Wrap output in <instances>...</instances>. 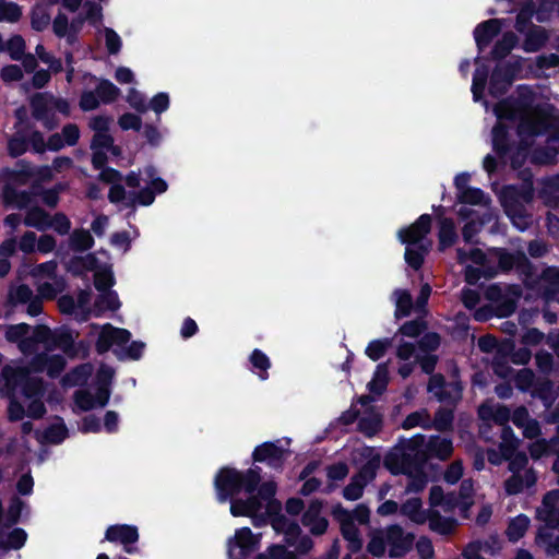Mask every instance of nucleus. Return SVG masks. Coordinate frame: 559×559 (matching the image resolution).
<instances>
[{
  "label": "nucleus",
  "instance_id": "obj_16",
  "mask_svg": "<svg viewBox=\"0 0 559 559\" xmlns=\"http://www.w3.org/2000/svg\"><path fill=\"white\" fill-rule=\"evenodd\" d=\"M29 104L32 108V116L34 119L43 121L44 126L48 130H51L56 127V123L53 121V114L50 112L46 94H34L31 98Z\"/></svg>",
  "mask_w": 559,
  "mask_h": 559
},
{
  "label": "nucleus",
  "instance_id": "obj_20",
  "mask_svg": "<svg viewBox=\"0 0 559 559\" xmlns=\"http://www.w3.org/2000/svg\"><path fill=\"white\" fill-rule=\"evenodd\" d=\"M383 419L380 413L369 407L362 417L358 419L357 430L367 438L374 437L382 428Z\"/></svg>",
  "mask_w": 559,
  "mask_h": 559
},
{
  "label": "nucleus",
  "instance_id": "obj_12",
  "mask_svg": "<svg viewBox=\"0 0 559 559\" xmlns=\"http://www.w3.org/2000/svg\"><path fill=\"white\" fill-rule=\"evenodd\" d=\"M514 79V67L510 63L497 64L490 75L488 92L493 98L503 96Z\"/></svg>",
  "mask_w": 559,
  "mask_h": 559
},
{
  "label": "nucleus",
  "instance_id": "obj_41",
  "mask_svg": "<svg viewBox=\"0 0 559 559\" xmlns=\"http://www.w3.org/2000/svg\"><path fill=\"white\" fill-rule=\"evenodd\" d=\"M391 346H392V338H390V337L376 338L368 343V345L365 349V354L372 361H378L386 354V352L389 350V348Z\"/></svg>",
  "mask_w": 559,
  "mask_h": 559
},
{
  "label": "nucleus",
  "instance_id": "obj_27",
  "mask_svg": "<svg viewBox=\"0 0 559 559\" xmlns=\"http://www.w3.org/2000/svg\"><path fill=\"white\" fill-rule=\"evenodd\" d=\"M426 464V455L415 465L409 474H405L408 477L406 485V492L418 493L423 491L428 483V477L424 471Z\"/></svg>",
  "mask_w": 559,
  "mask_h": 559
},
{
  "label": "nucleus",
  "instance_id": "obj_45",
  "mask_svg": "<svg viewBox=\"0 0 559 559\" xmlns=\"http://www.w3.org/2000/svg\"><path fill=\"white\" fill-rule=\"evenodd\" d=\"M28 150V140L27 136L21 132L16 131L8 141V154L12 158H17L25 154Z\"/></svg>",
  "mask_w": 559,
  "mask_h": 559
},
{
  "label": "nucleus",
  "instance_id": "obj_62",
  "mask_svg": "<svg viewBox=\"0 0 559 559\" xmlns=\"http://www.w3.org/2000/svg\"><path fill=\"white\" fill-rule=\"evenodd\" d=\"M366 485L352 476L349 483L343 489V497L348 501H355L361 498Z\"/></svg>",
  "mask_w": 559,
  "mask_h": 559
},
{
  "label": "nucleus",
  "instance_id": "obj_19",
  "mask_svg": "<svg viewBox=\"0 0 559 559\" xmlns=\"http://www.w3.org/2000/svg\"><path fill=\"white\" fill-rule=\"evenodd\" d=\"M428 515L429 519H427V522L429 523V528L443 536L453 534L459 524L455 518L443 516L435 509H429Z\"/></svg>",
  "mask_w": 559,
  "mask_h": 559
},
{
  "label": "nucleus",
  "instance_id": "obj_3",
  "mask_svg": "<svg viewBox=\"0 0 559 559\" xmlns=\"http://www.w3.org/2000/svg\"><path fill=\"white\" fill-rule=\"evenodd\" d=\"M534 187L532 175L523 180L521 185H506L499 193V201L503 211L511 219L525 217V203L532 202Z\"/></svg>",
  "mask_w": 559,
  "mask_h": 559
},
{
  "label": "nucleus",
  "instance_id": "obj_15",
  "mask_svg": "<svg viewBox=\"0 0 559 559\" xmlns=\"http://www.w3.org/2000/svg\"><path fill=\"white\" fill-rule=\"evenodd\" d=\"M420 453H425L426 460L435 457L440 461H447L453 454V442L450 438L441 436H431L425 444V450Z\"/></svg>",
  "mask_w": 559,
  "mask_h": 559
},
{
  "label": "nucleus",
  "instance_id": "obj_22",
  "mask_svg": "<svg viewBox=\"0 0 559 559\" xmlns=\"http://www.w3.org/2000/svg\"><path fill=\"white\" fill-rule=\"evenodd\" d=\"M492 150L498 157L504 158L511 151L509 127L498 121L492 128Z\"/></svg>",
  "mask_w": 559,
  "mask_h": 559
},
{
  "label": "nucleus",
  "instance_id": "obj_7",
  "mask_svg": "<svg viewBox=\"0 0 559 559\" xmlns=\"http://www.w3.org/2000/svg\"><path fill=\"white\" fill-rule=\"evenodd\" d=\"M386 543L390 546L389 556L391 558H402L413 547L415 535L405 533L399 524H391L384 530Z\"/></svg>",
  "mask_w": 559,
  "mask_h": 559
},
{
  "label": "nucleus",
  "instance_id": "obj_47",
  "mask_svg": "<svg viewBox=\"0 0 559 559\" xmlns=\"http://www.w3.org/2000/svg\"><path fill=\"white\" fill-rule=\"evenodd\" d=\"M497 274V271L492 267H476L473 265H467L464 269V280L468 285H476L481 277L492 278Z\"/></svg>",
  "mask_w": 559,
  "mask_h": 559
},
{
  "label": "nucleus",
  "instance_id": "obj_29",
  "mask_svg": "<svg viewBox=\"0 0 559 559\" xmlns=\"http://www.w3.org/2000/svg\"><path fill=\"white\" fill-rule=\"evenodd\" d=\"M389 362H381L376 367L372 379L368 382L367 388L371 394L382 395L389 384Z\"/></svg>",
  "mask_w": 559,
  "mask_h": 559
},
{
  "label": "nucleus",
  "instance_id": "obj_5",
  "mask_svg": "<svg viewBox=\"0 0 559 559\" xmlns=\"http://www.w3.org/2000/svg\"><path fill=\"white\" fill-rule=\"evenodd\" d=\"M240 484V471L229 466L219 468L214 478L217 501L225 503L234 499L241 491Z\"/></svg>",
  "mask_w": 559,
  "mask_h": 559
},
{
  "label": "nucleus",
  "instance_id": "obj_43",
  "mask_svg": "<svg viewBox=\"0 0 559 559\" xmlns=\"http://www.w3.org/2000/svg\"><path fill=\"white\" fill-rule=\"evenodd\" d=\"M95 92L104 104L114 103L120 95V90L109 80L102 79L97 84Z\"/></svg>",
  "mask_w": 559,
  "mask_h": 559
},
{
  "label": "nucleus",
  "instance_id": "obj_64",
  "mask_svg": "<svg viewBox=\"0 0 559 559\" xmlns=\"http://www.w3.org/2000/svg\"><path fill=\"white\" fill-rule=\"evenodd\" d=\"M271 559H298V555L282 544H271L267 547Z\"/></svg>",
  "mask_w": 559,
  "mask_h": 559
},
{
  "label": "nucleus",
  "instance_id": "obj_18",
  "mask_svg": "<svg viewBox=\"0 0 559 559\" xmlns=\"http://www.w3.org/2000/svg\"><path fill=\"white\" fill-rule=\"evenodd\" d=\"M99 267V260L95 253H87L83 257H72L67 265L68 272L75 277H82L86 272L95 271Z\"/></svg>",
  "mask_w": 559,
  "mask_h": 559
},
{
  "label": "nucleus",
  "instance_id": "obj_59",
  "mask_svg": "<svg viewBox=\"0 0 559 559\" xmlns=\"http://www.w3.org/2000/svg\"><path fill=\"white\" fill-rule=\"evenodd\" d=\"M24 508V502L19 497L14 496L10 500V504L7 513V522L4 526L10 527L19 523L21 513Z\"/></svg>",
  "mask_w": 559,
  "mask_h": 559
},
{
  "label": "nucleus",
  "instance_id": "obj_63",
  "mask_svg": "<svg viewBox=\"0 0 559 559\" xmlns=\"http://www.w3.org/2000/svg\"><path fill=\"white\" fill-rule=\"evenodd\" d=\"M129 105L140 114H144L148 109L145 96L134 87H131L127 95Z\"/></svg>",
  "mask_w": 559,
  "mask_h": 559
},
{
  "label": "nucleus",
  "instance_id": "obj_49",
  "mask_svg": "<svg viewBox=\"0 0 559 559\" xmlns=\"http://www.w3.org/2000/svg\"><path fill=\"white\" fill-rule=\"evenodd\" d=\"M115 285V277L109 267L97 269L94 274V286L100 292L105 293L110 290V288Z\"/></svg>",
  "mask_w": 559,
  "mask_h": 559
},
{
  "label": "nucleus",
  "instance_id": "obj_8",
  "mask_svg": "<svg viewBox=\"0 0 559 559\" xmlns=\"http://www.w3.org/2000/svg\"><path fill=\"white\" fill-rule=\"evenodd\" d=\"M288 453L277 442L265 441L254 448L252 461L254 463H266L270 467L282 471Z\"/></svg>",
  "mask_w": 559,
  "mask_h": 559
},
{
  "label": "nucleus",
  "instance_id": "obj_1",
  "mask_svg": "<svg viewBox=\"0 0 559 559\" xmlns=\"http://www.w3.org/2000/svg\"><path fill=\"white\" fill-rule=\"evenodd\" d=\"M437 365V357L425 356L420 359L423 372L431 374L428 381L427 391L432 393L441 403L455 406L462 399L463 385L460 380L447 382L442 373H432Z\"/></svg>",
  "mask_w": 559,
  "mask_h": 559
},
{
  "label": "nucleus",
  "instance_id": "obj_26",
  "mask_svg": "<svg viewBox=\"0 0 559 559\" xmlns=\"http://www.w3.org/2000/svg\"><path fill=\"white\" fill-rule=\"evenodd\" d=\"M457 240V234L455 230L454 221L450 217L439 218V230H438V250L444 251Z\"/></svg>",
  "mask_w": 559,
  "mask_h": 559
},
{
  "label": "nucleus",
  "instance_id": "obj_39",
  "mask_svg": "<svg viewBox=\"0 0 559 559\" xmlns=\"http://www.w3.org/2000/svg\"><path fill=\"white\" fill-rule=\"evenodd\" d=\"M261 467L253 466L246 472H240V488L249 495H253L261 483Z\"/></svg>",
  "mask_w": 559,
  "mask_h": 559
},
{
  "label": "nucleus",
  "instance_id": "obj_31",
  "mask_svg": "<svg viewBox=\"0 0 559 559\" xmlns=\"http://www.w3.org/2000/svg\"><path fill=\"white\" fill-rule=\"evenodd\" d=\"M518 36L513 32H506L502 37L497 40L490 51L492 60H502L518 44Z\"/></svg>",
  "mask_w": 559,
  "mask_h": 559
},
{
  "label": "nucleus",
  "instance_id": "obj_40",
  "mask_svg": "<svg viewBox=\"0 0 559 559\" xmlns=\"http://www.w3.org/2000/svg\"><path fill=\"white\" fill-rule=\"evenodd\" d=\"M536 12V5L533 1L525 2L520 9L516 17L514 27L519 33H525L527 28L534 26L532 24V17Z\"/></svg>",
  "mask_w": 559,
  "mask_h": 559
},
{
  "label": "nucleus",
  "instance_id": "obj_44",
  "mask_svg": "<svg viewBox=\"0 0 559 559\" xmlns=\"http://www.w3.org/2000/svg\"><path fill=\"white\" fill-rule=\"evenodd\" d=\"M60 423L49 425L43 433V439L50 444H59L68 437V428L61 418Z\"/></svg>",
  "mask_w": 559,
  "mask_h": 559
},
{
  "label": "nucleus",
  "instance_id": "obj_28",
  "mask_svg": "<svg viewBox=\"0 0 559 559\" xmlns=\"http://www.w3.org/2000/svg\"><path fill=\"white\" fill-rule=\"evenodd\" d=\"M479 57L475 59V63L477 64L475 72L473 74L472 82V94L474 102H479L484 97L486 84L489 76V67L485 63H478Z\"/></svg>",
  "mask_w": 559,
  "mask_h": 559
},
{
  "label": "nucleus",
  "instance_id": "obj_61",
  "mask_svg": "<svg viewBox=\"0 0 559 559\" xmlns=\"http://www.w3.org/2000/svg\"><path fill=\"white\" fill-rule=\"evenodd\" d=\"M114 345L111 330L108 326V323L103 325L102 331L98 334V337L95 343V349L99 355H104L107 353L110 347Z\"/></svg>",
  "mask_w": 559,
  "mask_h": 559
},
{
  "label": "nucleus",
  "instance_id": "obj_37",
  "mask_svg": "<svg viewBox=\"0 0 559 559\" xmlns=\"http://www.w3.org/2000/svg\"><path fill=\"white\" fill-rule=\"evenodd\" d=\"M530 519L525 514H519L513 518L506 530V535L509 542L516 543L519 542L526 533L530 526Z\"/></svg>",
  "mask_w": 559,
  "mask_h": 559
},
{
  "label": "nucleus",
  "instance_id": "obj_14",
  "mask_svg": "<svg viewBox=\"0 0 559 559\" xmlns=\"http://www.w3.org/2000/svg\"><path fill=\"white\" fill-rule=\"evenodd\" d=\"M502 29V21L489 19L479 23L474 29V39L479 52L484 51Z\"/></svg>",
  "mask_w": 559,
  "mask_h": 559
},
{
  "label": "nucleus",
  "instance_id": "obj_9",
  "mask_svg": "<svg viewBox=\"0 0 559 559\" xmlns=\"http://www.w3.org/2000/svg\"><path fill=\"white\" fill-rule=\"evenodd\" d=\"M498 267L502 272H510L516 269L521 273L530 276L533 273V263L522 251L509 252L507 249H496Z\"/></svg>",
  "mask_w": 559,
  "mask_h": 559
},
{
  "label": "nucleus",
  "instance_id": "obj_23",
  "mask_svg": "<svg viewBox=\"0 0 559 559\" xmlns=\"http://www.w3.org/2000/svg\"><path fill=\"white\" fill-rule=\"evenodd\" d=\"M60 348L68 357L78 356L76 345L69 329L53 330L50 349Z\"/></svg>",
  "mask_w": 559,
  "mask_h": 559
},
{
  "label": "nucleus",
  "instance_id": "obj_55",
  "mask_svg": "<svg viewBox=\"0 0 559 559\" xmlns=\"http://www.w3.org/2000/svg\"><path fill=\"white\" fill-rule=\"evenodd\" d=\"M386 538L384 535V531H377L374 532L370 540L367 545V550L377 558H380L385 552V545H386Z\"/></svg>",
  "mask_w": 559,
  "mask_h": 559
},
{
  "label": "nucleus",
  "instance_id": "obj_51",
  "mask_svg": "<svg viewBox=\"0 0 559 559\" xmlns=\"http://www.w3.org/2000/svg\"><path fill=\"white\" fill-rule=\"evenodd\" d=\"M50 23V15L43 7H35L31 12V25L36 32L45 31Z\"/></svg>",
  "mask_w": 559,
  "mask_h": 559
},
{
  "label": "nucleus",
  "instance_id": "obj_53",
  "mask_svg": "<svg viewBox=\"0 0 559 559\" xmlns=\"http://www.w3.org/2000/svg\"><path fill=\"white\" fill-rule=\"evenodd\" d=\"M21 16L22 10L17 3L0 0V21L15 23Z\"/></svg>",
  "mask_w": 559,
  "mask_h": 559
},
{
  "label": "nucleus",
  "instance_id": "obj_2",
  "mask_svg": "<svg viewBox=\"0 0 559 559\" xmlns=\"http://www.w3.org/2000/svg\"><path fill=\"white\" fill-rule=\"evenodd\" d=\"M425 444V436L417 435L409 439L404 447L389 451L383 460L384 467L392 475L409 474L412 468L425 456L419 448Z\"/></svg>",
  "mask_w": 559,
  "mask_h": 559
},
{
  "label": "nucleus",
  "instance_id": "obj_48",
  "mask_svg": "<svg viewBox=\"0 0 559 559\" xmlns=\"http://www.w3.org/2000/svg\"><path fill=\"white\" fill-rule=\"evenodd\" d=\"M380 466V459L378 456L368 460L360 466L358 472L354 475L355 478L367 485L377 476V471Z\"/></svg>",
  "mask_w": 559,
  "mask_h": 559
},
{
  "label": "nucleus",
  "instance_id": "obj_52",
  "mask_svg": "<svg viewBox=\"0 0 559 559\" xmlns=\"http://www.w3.org/2000/svg\"><path fill=\"white\" fill-rule=\"evenodd\" d=\"M120 306L118 294L115 290H107L95 300V307L100 310L116 311Z\"/></svg>",
  "mask_w": 559,
  "mask_h": 559
},
{
  "label": "nucleus",
  "instance_id": "obj_54",
  "mask_svg": "<svg viewBox=\"0 0 559 559\" xmlns=\"http://www.w3.org/2000/svg\"><path fill=\"white\" fill-rule=\"evenodd\" d=\"M457 200L462 204L479 205L485 201V192L480 188L469 187L457 193Z\"/></svg>",
  "mask_w": 559,
  "mask_h": 559
},
{
  "label": "nucleus",
  "instance_id": "obj_10",
  "mask_svg": "<svg viewBox=\"0 0 559 559\" xmlns=\"http://www.w3.org/2000/svg\"><path fill=\"white\" fill-rule=\"evenodd\" d=\"M432 217L430 214H421L413 224L399 230L397 237L402 243L417 245L430 233Z\"/></svg>",
  "mask_w": 559,
  "mask_h": 559
},
{
  "label": "nucleus",
  "instance_id": "obj_56",
  "mask_svg": "<svg viewBox=\"0 0 559 559\" xmlns=\"http://www.w3.org/2000/svg\"><path fill=\"white\" fill-rule=\"evenodd\" d=\"M10 58L14 61H20L25 53V40L21 35H13L5 45Z\"/></svg>",
  "mask_w": 559,
  "mask_h": 559
},
{
  "label": "nucleus",
  "instance_id": "obj_13",
  "mask_svg": "<svg viewBox=\"0 0 559 559\" xmlns=\"http://www.w3.org/2000/svg\"><path fill=\"white\" fill-rule=\"evenodd\" d=\"M11 376L7 374L8 382L21 386V393L26 399L41 397L44 394V382L39 378L29 377L24 370L11 371Z\"/></svg>",
  "mask_w": 559,
  "mask_h": 559
},
{
  "label": "nucleus",
  "instance_id": "obj_58",
  "mask_svg": "<svg viewBox=\"0 0 559 559\" xmlns=\"http://www.w3.org/2000/svg\"><path fill=\"white\" fill-rule=\"evenodd\" d=\"M31 325L27 323H19L9 325L5 330V340L9 343L19 344L26 335H28Z\"/></svg>",
  "mask_w": 559,
  "mask_h": 559
},
{
  "label": "nucleus",
  "instance_id": "obj_33",
  "mask_svg": "<svg viewBox=\"0 0 559 559\" xmlns=\"http://www.w3.org/2000/svg\"><path fill=\"white\" fill-rule=\"evenodd\" d=\"M95 240L90 230L76 228L69 238V246L74 252H85L94 247Z\"/></svg>",
  "mask_w": 559,
  "mask_h": 559
},
{
  "label": "nucleus",
  "instance_id": "obj_60",
  "mask_svg": "<svg viewBox=\"0 0 559 559\" xmlns=\"http://www.w3.org/2000/svg\"><path fill=\"white\" fill-rule=\"evenodd\" d=\"M536 539L538 543L546 545L547 555H559V535L554 537L550 532L539 530Z\"/></svg>",
  "mask_w": 559,
  "mask_h": 559
},
{
  "label": "nucleus",
  "instance_id": "obj_4",
  "mask_svg": "<svg viewBox=\"0 0 559 559\" xmlns=\"http://www.w3.org/2000/svg\"><path fill=\"white\" fill-rule=\"evenodd\" d=\"M557 129V119L551 112V107L537 106L534 116L520 118L516 131L520 136L535 138Z\"/></svg>",
  "mask_w": 559,
  "mask_h": 559
},
{
  "label": "nucleus",
  "instance_id": "obj_30",
  "mask_svg": "<svg viewBox=\"0 0 559 559\" xmlns=\"http://www.w3.org/2000/svg\"><path fill=\"white\" fill-rule=\"evenodd\" d=\"M523 40V49L526 52H536L540 50L548 40L546 31L540 26H532L526 29Z\"/></svg>",
  "mask_w": 559,
  "mask_h": 559
},
{
  "label": "nucleus",
  "instance_id": "obj_25",
  "mask_svg": "<svg viewBox=\"0 0 559 559\" xmlns=\"http://www.w3.org/2000/svg\"><path fill=\"white\" fill-rule=\"evenodd\" d=\"M523 110V104L520 99L507 97L501 99L493 108L498 120L514 121L520 117Z\"/></svg>",
  "mask_w": 559,
  "mask_h": 559
},
{
  "label": "nucleus",
  "instance_id": "obj_50",
  "mask_svg": "<svg viewBox=\"0 0 559 559\" xmlns=\"http://www.w3.org/2000/svg\"><path fill=\"white\" fill-rule=\"evenodd\" d=\"M427 329V322L421 318H416L414 320H409L404 322L400 329L399 332L403 336L407 337H418L424 333V331Z\"/></svg>",
  "mask_w": 559,
  "mask_h": 559
},
{
  "label": "nucleus",
  "instance_id": "obj_24",
  "mask_svg": "<svg viewBox=\"0 0 559 559\" xmlns=\"http://www.w3.org/2000/svg\"><path fill=\"white\" fill-rule=\"evenodd\" d=\"M263 504L259 497L250 495L247 499H231L230 500V513L233 516H248L254 515L261 511Z\"/></svg>",
  "mask_w": 559,
  "mask_h": 559
},
{
  "label": "nucleus",
  "instance_id": "obj_11",
  "mask_svg": "<svg viewBox=\"0 0 559 559\" xmlns=\"http://www.w3.org/2000/svg\"><path fill=\"white\" fill-rule=\"evenodd\" d=\"M230 546L234 547L236 559H248L259 548V539L249 527H241L236 531L234 538L228 540V548Z\"/></svg>",
  "mask_w": 559,
  "mask_h": 559
},
{
  "label": "nucleus",
  "instance_id": "obj_35",
  "mask_svg": "<svg viewBox=\"0 0 559 559\" xmlns=\"http://www.w3.org/2000/svg\"><path fill=\"white\" fill-rule=\"evenodd\" d=\"M49 214L40 206L35 205L27 209L24 217V224L28 227H34L37 230H46L49 228Z\"/></svg>",
  "mask_w": 559,
  "mask_h": 559
},
{
  "label": "nucleus",
  "instance_id": "obj_6",
  "mask_svg": "<svg viewBox=\"0 0 559 559\" xmlns=\"http://www.w3.org/2000/svg\"><path fill=\"white\" fill-rule=\"evenodd\" d=\"M139 528L132 524L109 525L104 536V540L122 545L123 550L129 555L138 552L139 549L134 545L139 542Z\"/></svg>",
  "mask_w": 559,
  "mask_h": 559
},
{
  "label": "nucleus",
  "instance_id": "obj_34",
  "mask_svg": "<svg viewBox=\"0 0 559 559\" xmlns=\"http://www.w3.org/2000/svg\"><path fill=\"white\" fill-rule=\"evenodd\" d=\"M249 361L252 366V371L257 373L260 380L265 381L269 379L271 360L263 350L254 348L249 356Z\"/></svg>",
  "mask_w": 559,
  "mask_h": 559
},
{
  "label": "nucleus",
  "instance_id": "obj_21",
  "mask_svg": "<svg viewBox=\"0 0 559 559\" xmlns=\"http://www.w3.org/2000/svg\"><path fill=\"white\" fill-rule=\"evenodd\" d=\"M429 509H423V501L420 498H409L400 506V513L408 518L413 523L423 525L429 519Z\"/></svg>",
  "mask_w": 559,
  "mask_h": 559
},
{
  "label": "nucleus",
  "instance_id": "obj_17",
  "mask_svg": "<svg viewBox=\"0 0 559 559\" xmlns=\"http://www.w3.org/2000/svg\"><path fill=\"white\" fill-rule=\"evenodd\" d=\"M34 176L32 165L25 159H19L15 164V168H4L1 177L5 182L15 185H26L28 180Z\"/></svg>",
  "mask_w": 559,
  "mask_h": 559
},
{
  "label": "nucleus",
  "instance_id": "obj_38",
  "mask_svg": "<svg viewBox=\"0 0 559 559\" xmlns=\"http://www.w3.org/2000/svg\"><path fill=\"white\" fill-rule=\"evenodd\" d=\"M428 249L423 243L407 245L405 249V261L415 271L421 269Z\"/></svg>",
  "mask_w": 559,
  "mask_h": 559
},
{
  "label": "nucleus",
  "instance_id": "obj_32",
  "mask_svg": "<svg viewBox=\"0 0 559 559\" xmlns=\"http://www.w3.org/2000/svg\"><path fill=\"white\" fill-rule=\"evenodd\" d=\"M27 539V533L24 528L14 527L10 533L4 534L3 531H0V549L9 550V549H21Z\"/></svg>",
  "mask_w": 559,
  "mask_h": 559
},
{
  "label": "nucleus",
  "instance_id": "obj_46",
  "mask_svg": "<svg viewBox=\"0 0 559 559\" xmlns=\"http://www.w3.org/2000/svg\"><path fill=\"white\" fill-rule=\"evenodd\" d=\"M454 411L452 408L439 407L433 416V427L441 432L452 430Z\"/></svg>",
  "mask_w": 559,
  "mask_h": 559
},
{
  "label": "nucleus",
  "instance_id": "obj_57",
  "mask_svg": "<svg viewBox=\"0 0 559 559\" xmlns=\"http://www.w3.org/2000/svg\"><path fill=\"white\" fill-rule=\"evenodd\" d=\"M49 228H52L58 235H68L71 230V221L62 213L58 212L52 217L49 216Z\"/></svg>",
  "mask_w": 559,
  "mask_h": 559
},
{
  "label": "nucleus",
  "instance_id": "obj_42",
  "mask_svg": "<svg viewBox=\"0 0 559 559\" xmlns=\"http://www.w3.org/2000/svg\"><path fill=\"white\" fill-rule=\"evenodd\" d=\"M394 294L397 296L394 317L396 319L408 317L413 309V298L411 293L406 289H396Z\"/></svg>",
  "mask_w": 559,
  "mask_h": 559
},
{
  "label": "nucleus",
  "instance_id": "obj_36",
  "mask_svg": "<svg viewBox=\"0 0 559 559\" xmlns=\"http://www.w3.org/2000/svg\"><path fill=\"white\" fill-rule=\"evenodd\" d=\"M539 281L544 286V294L547 297L559 293V267L547 266L543 270Z\"/></svg>",
  "mask_w": 559,
  "mask_h": 559
}]
</instances>
